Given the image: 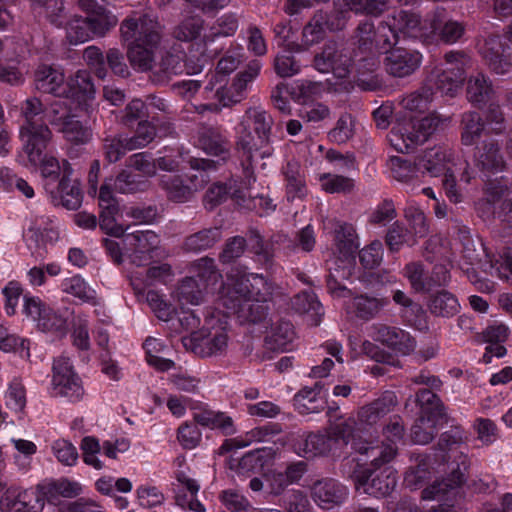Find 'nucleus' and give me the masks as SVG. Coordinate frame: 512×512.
<instances>
[{"label":"nucleus","mask_w":512,"mask_h":512,"mask_svg":"<svg viewBox=\"0 0 512 512\" xmlns=\"http://www.w3.org/2000/svg\"><path fill=\"white\" fill-rule=\"evenodd\" d=\"M272 115L261 107L246 109L236 127L235 149L242 158L245 177H253V162L256 155L267 159L274 154L272 141Z\"/></svg>","instance_id":"obj_1"},{"label":"nucleus","mask_w":512,"mask_h":512,"mask_svg":"<svg viewBox=\"0 0 512 512\" xmlns=\"http://www.w3.org/2000/svg\"><path fill=\"white\" fill-rule=\"evenodd\" d=\"M120 33L127 44V57L131 66L140 72L151 70L160 43L156 12L149 9L141 15L127 17L120 25Z\"/></svg>","instance_id":"obj_2"},{"label":"nucleus","mask_w":512,"mask_h":512,"mask_svg":"<svg viewBox=\"0 0 512 512\" xmlns=\"http://www.w3.org/2000/svg\"><path fill=\"white\" fill-rule=\"evenodd\" d=\"M42 150L39 160L33 161L28 156L29 163L33 166H40L41 175L56 182L62 171V177L56 187H51V183L45 184V190L50 194L53 205L62 206L68 210H76L80 207L83 199L80 183L77 179H72V168L67 161L61 166L58 160L53 156L44 155Z\"/></svg>","instance_id":"obj_3"},{"label":"nucleus","mask_w":512,"mask_h":512,"mask_svg":"<svg viewBox=\"0 0 512 512\" xmlns=\"http://www.w3.org/2000/svg\"><path fill=\"white\" fill-rule=\"evenodd\" d=\"M354 44L357 49L366 54L356 60V69L361 72L362 68L374 71L378 65L376 54L386 53L396 46V34H394L386 20L375 26L372 22L363 21L359 23L353 35Z\"/></svg>","instance_id":"obj_4"},{"label":"nucleus","mask_w":512,"mask_h":512,"mask_svg":"<svg viewBox=\"0 0 512 512\" xmlns=\"http://www.w3.org/2000/svg\"><path fill=\"white\" fill-rule=\"evenodd\" d=\"M227 317L220 311L207 315L203 326L192 332L188 337H182L183 346L200 357L219 356L228 347Z\"/></svg>","instance_id":"obj_5"},{"label":"nucleus","mask_w":512,"mask_h":512,"mask_svg":"<svg viewBox=\"0 0 512 512\" xmlns=\"http://www.w3.org/2000/svg\"><path fill=\"white\" fill-rule=\"evenodd\" d=\"M22 115L25 118V122L20 128L23 149L31 160L37 161L41 151L47 148L52 137L45 122V108L40 99L27 98L22 105Z\"/></svg>","instance_id":"obj_6"},{"label":"nucleus","mask_w":512,"mask_h":512,"mask_svg":"<svg viewBox=\"0 0 512 512\" xmlns=\"http://www.w3.org/2000/svg\"><path fill=\"white\" fill-rule=\"evenodd\" d=\"M418 169L432 177L443 176L442 184L446 196L453 203L462 201V194L457 189L455 172L457 163L451 149L444 146H435L426 149L417 157Z\"/></svg>","instance_id":"obj_7"},{"label":"nucleus","mask_w":512,"mask_h":512,"mask_svg":"<svg viewBox=\"0 0 512 512\" xmlns=\"http://www.w3.org/2000/svg\"><path fill=\"white\" fill-rule=\"evenodd\" d=\"M270 290V285L262 275L231 274L221 290L219 301L226 310H235L248 299L267 300Z\"/></svg>","instance_id":"obj_8"},{"label":"nucleus","mask_w":512,"mask_h":512,"mask_svg":"<svg viewBox=\"0 0 512 512\" xmlns=\"http://www.w3.org/2000/svg\"><path fill=\"white\" fill-rule=\"evenodd\" d=\"M442 120L436 114L421 119L412 118L396 124L388 134V140L400 153H409L425 143L439 128Z\"/></svg>","instance_id":"obj_9"},{"label":"nucleus","mask_w":512,"mask_h":512,"mask_svg":"<svg viewBox=\"0 0 512 512\" xmlns=\"http://www.w3.org/2000/svg\"><path fill=\"white\" fill-rule=\"evenodd\" d=\"M23 314L43 333L63 337L68 331V311L54 309L38 296H23Z\"/></svg>","instance_id":"obj_10"},{"label":"nucleus","mask_w":512,"mask_h":512,"mask_svg":"<svg viewBox=\"0 0 512 512\" xmlns=\"http://www.w3.org/2000/svg\"><path fill=\"white\" fill-rule=\"evenodd\" d=\"M342 467L357 489L362 487L365 493L375 497L389 495L396 487V472L391 468L386 467L373 476L370 467L360 465L354 459L345 461Z\"/></svg>","instance_id":"obj_11"},{"label":"nucleus","mask_w":512,"mask_h":512,"mask_svg":"<svg viewBox=\"0 0 512 512\" xmlns=\"http://www.w3.org/2000/svg\"><path fill=\"white\" fill-rule=\"evenodd\" d=\"M50 394L70 403L78 402L83 398L82 380L74 370L70 358L66 356H59L53 361Z\"/></svg>","instance_id":"obj_12"},{"label":"nucleus","mask_w":512,"mask_h":512,"mask_svg":"<svg viewBox=\"0 0 512 512\" xmlns=\"http://www.w3.org/2000/svg\"><path fill=\"white\" fill-rule=\"evenodd\" d=\"M356 64L343 44L329 40L314 56L313 66L321 73L332 72L337 78H345Z\"/></svg>","instance_id":"obj_13"},{"label":"nucleus","mask_w":512,"mask_h":512,"mask_svg":"<svg viewBox=\"0 0 512 512\" xmlns=\"http://www.w3.org/2000/svg\"><path fill=\"white\" fill-rule=\"evenodd\" d=\"M45 501L39 489L10 487L0 497V512H42Z\"/></svg>","instance_id":"obj_14"},{"label":"nucleus","mask_w":512,"mask_h":512,"mask_svg":"<svg viewBox=\"0 0 512 512\" xmlns=\"http://www.w3.org/2000/svg\"><path fill=\"white\" fill-rule=\"evenodd\" d=\"M397 405L396 396L391 392L361 406L357 411L358 425L364 433L377 431L378 425L390 414Z\"/></svg>","instance_id":"obj_15"},{"label":"nucleus","mask_w":512,"mask_h":512,"mask_svg":"<svg viewBox=\"0 0 512 512\" xmlns=\"http://www.w3.org/2000/svg\"><path fill=\"white\" fill-rule=\"evenodd\" d=\"M261 63L258 60L251 61L246 69L239 72L228 87H221L216 91V97L224 107L240 103L245 98L248 85L254 81L261 70Z\"/></svg>","instance_id":"obj_16"},{"label":"nucleus","mask_w":512,"mask_h":512,"mask_svg":"<svg viewBox=\"0 0 512 512\" xmlns=\"http://www.w3.org/2000/svg\"><path fill=\"white\" fill-rule=\"evenodd\" d=\"M489 69L498 75H504L512 68V51L500 35H489L482 50Z\"/></svg>","instance_id":"obj_17"},{"label":"nucleus","mask_w":512,"mask_h":512,"mask_svg":"<svg viewBox=\"0 0 512 512\" xmlns=\"http://www.w3.org/2000/svg\"><path fill=\"white\" fill-rule=\"evenodd\" d=\"M474 165L485 176L502 172L506 160L498 140L488 138L482 141L474 152Z\"/></svg>","instance_id":"obj_18"},{"label":"nucleus","mask_w":512,"mask_h":512,"mask_svg":"<svg viewBox=\"0 0 512 512\" xmlns=\"http://www.w3.org/2000/svg\"><path fill=\"white\" fill-rule=\"evenodd\" d=\"M371 329L373 331L372 337L375 341L403 355H408L416 347L414 338L408 332L398 327L378 323L372 325Z\"/></svg>","instance_id":"obj_19"},{"label":"nucleus","mask_w":512,"mask_h":512,"mask_svg":"<svg viewBox=\"0 0 512 512\" xmlns=\"http://www.w3.org/2000/svg\"><path fill=\"white\" fill-rule=\"evenodd\" d=\"M385 54V68L390 75L395 77L409 76L414 73L421 64L422 56L415 50L393 47Z\"/></svg>","instance_id":"obj_20"},{"label":"nucleus","mask_w":512,"mask_h":512,"mask_svg":"<svg viewBox=\"0 0 512 512\" xmlns=\"http://www.w3.org/2000/svg\"><path fill=\"white\" fill-rule=\"evenodd\" d=\"M125 241L135 247L131 261L137 266L145 265L156 252L160 244L159 235L152 230H135L128 234Z\"/></svg>","instance_id":"obj_21"},{"label":"nucleus","mask_w":512,"mask_h":512,"mask_svg":"<svg viewBox=\"0 0 512 512\" xmlns=\"http://www.w3.org/2000/svg\"><path fill=\"white\" fill-rule=\"evenodd\" d=\"M347 495L345 486L329 478L316 481L311 488L314 502L319 507L328 510L342 504Z\"/></svg>","instance_id":"obj_22"},{"label":"nucleus","mask_w":512,"mask_h":512,"mask_svg":"<svg viewBox=\"0 0 512 512\" xmlns=\"http://www.w3.org/2000/svg\"><path fill=\"white\" fill-rule=\"evenodd\" d=\"M385 20L390 30L396 34V44L400 34L407 37H427L429 35L416 13L400 10L387 15Z\"/></svg>","instance_id":"obj_23"},{"label":"nucleus","mask_w":512,"mask_h":512,"mask_svg":"<svg viewBox=\"0 0 512 512\" xmlns=\"http://www.w3.org/2000/svg\"><path fill=\"white\" fill-rule=\"evenodd\" d=\"M353 449L362 456H365V462H369L374 470L390 463L398 454V447L392 444H386L382 441L375 444L369 441H354Z\"/></svg>","instance_id":"obj_24"},{"label":"nucleus","mask_w":512,"mask_h":512,"mask_svg":"<svg viewBox=\"0 0 512 512\" xmlns=\"http://www.w3.org/2000/svg\"><path fill=\"white\" fill-rule=\"evenodd\" d=\"M199 326L200 318L195 311H182L176 315L173 308L162 304V332L180 334L182 331H189L191 335L192 332L200 329Z\"/></svg>","instance_id":"obj_25"},{"label":"nucleus","mask_w":512,"mask_h":512,"mask_svg":"<svg viewBox=\"0 0 512 512\" xmlns=\"http://www.w3.org/2000/svg\"><path fill=\"white\" fill-rule=\"evenodd\" d=\"M197 143L205 153L221 157L222 161H226L230 157L229 140L216 127H200L197 133Z\"/></svg>","instance_id":"obj_26"},{"label":"nucleus","mask_w":512,"mask_h":512,"mask_svg":"<svg viewBox=\"0 0 512 512\" xmlns=\"http://www.w3.org/2000/svg\"><path fill=\"white\" fill-rule=\"evenodd\" d=\"M64 98L71 100L77 106L85 104L94 98L95 86L91 75L86 70H78L73 76L65 81Z\"/></svg>","instance_id":"obj_27"},{"label":"nucleus","mask_w":512,"mask_h":512,"mask_svg":"<svg viewBox=\"0 0 512 512\" xmlns=\"http://www.w3.org/2000/svg\"><path fill=\"white\" fill-rule=\"evenodd\" d=\"M334 440L328 434L309 433L293 442L295 453L306 459L322 456L331 451Z\"/></svg>","instance_id":"obj_28"},{"label":"nucleus","mask_w":512,"mask_h":512,"mask_svg":"<svg viewBox=\"0 0 512 512\" xmlns=\"http://www.w3.org/2000/svg\"><path fill=\"white\" fill-rule=\"evenodd\" d=\"M35 87L38 91L62 97L65 93V76L63 71L53 65L42 64L34 74Z\"/></svg>","instance_id":"obj_29"},{"label":"nucleus","mask_w":512,"mask_h":512,"mask_svg":"<svg viewBox=\"0 0 512 512\" xmlns=\"http://www.w3.org/2000/svg\"><path fill=\"white\" fill-rule=\"evenodd\" d=\"M285 180V193L289 202L303 200L308 193L305 172L301 165L296 161L287 162L283 168Z\"/></svg>","instance_id":"obj_30"},{"label":"nucleus","mask_w":512,"mask_h":512,"mask_svg":"<svg viewBox=\"0 0 512 512\" xmlns=\"http://www.w3.org/2000/svg\"><path fill=\"white\" fill-rule=\"evenodd\" d=\"M162 184L167 193V198L176 203L188 201L195 191L202 189L207 184V179L202 175L198 183L184 184L179 175H162Z\"/></svg>","instance_id":"obj_31"},{"label":"nucleus","mask_w":512,"mask_h":512,"mask_svg":"<svg viewBox=\"0 0 512 512\" xmlns=\"http://www.w3.org/2000/svg\"><path fill=\"white\" fill-rule=\"evenodd\" d=\"M454 76L449 71L442 67L433 68L425 78V82L433 91H439L443 95L454 97L461 89L463 82H461V74Z\"/></svg>","instance_id":"obj_32"},{"label":"nucleus","mask_w":512,"mask_h":512,"mask_svg":"<svg viewBox=\"0 0 512 512\" xmlns=\"http://www.w3.org/2000/svg\"><path fill=\"white\" fill-rule=\"evenodd\" d=\"M388 300L385 298L359 295L346 303V312L361 320H371L386 306Z\"/></svg>","instance_id":"obj_33"},{"label":"nucleus","mask_w":512,"mask_h":512,"mask_svg":"<svg viewBox=\"0 0 512 512\" xmlns=\"http://www.w3.org/2000/svg\"><path fill=\"white\" fill-rule=\"evenodd\" d=\"M280 429L277 425H266L262 427H256L251 431L247 432L244 438L227 439L219 447L218 453L223 455L230 452L233 449L244 448L251 445L254 442L268 441L272 436L278 434Z\"/></svg>","instance_id":"obj_34"},{"label":"nucleus","mask_w":512,"mask_h":512,"mask_svg":"<svg viewBox=\"0 0 512 512\" xmlns=\"http://www.w3.org/2000/svg\"><path fill=\"white\" fill-rule=\"evenodd\" d=\"M162 374L167 383L174 388L184 392H195L199 385V380L188 375V373L171 359L162 358Z\"/></svg>","instance_id":"obj_35"},{"label":"nucleus","mask_w":512,"mask_h":512,"mask_svg":"<svg viewBox=\"0 0 512 512\" xmlns=\"http://www.w3.org/2000/svg\"><path fill=\"white\" fill-rule=\"evenodd\" d=\"M322 387L317 382L313 387H304L294 396V407L300 414L319 413L325 408L326 401L320 394Z\"/></svg>","instance_id":"obj_36"},{"label":"nucleus","mask_w":512,"mask_h":512,"mask_svg":"<svg viewBox=\"0 0 512 512\" xmlns=\"http://www.w3.org/2000/svg\"><path fill=\"white\" fill-rule=\"evenodd\" d=\"M295 336L294 327L289 321L282 319L271 324L265 336V346L271 351H285Z\"/></svg>","instance_id":"obj_37"},{"label":"nucleus","mask_w":512,"mask_h":512,"mask_svg":"<svg viewBox=\"0 0 512 512\" xmlns=\"http://www.w3.org/2000/svg\"><path fill=\"white\" fill-rule=\"evenodd\" d=\"M509 193V187L504 178L488 180L483 187V198L477 202L482 214H494V205Z\"/></svg>","instance_id":"obj_38"},{"label":"nucleus","mask_w":512,"mask_h":512,"mask_svg":"<svg viewBox=\"0 0 512 512\" xmlns=\"http://www.w3.org/2000/svg\"><path fill=\"white\" fill-rule=\"evenodd\" d=\"M237 201L245 202L246 194L237 186L236 180H229L227 183H215L207 190L204 201L208 209H213L224 202L228 196Z\"/></svg>","instance_id":"obj_39"},{"label":"nucleus","mask_w":512,"mask_h":512,"mask_svg":"<svg viewBox=\"0 0 512 512\" xmlns=\"http://www.w3.org/2000/svg\"><path fill=\"white\" fill-rule=\"evenodd\" d=\"M292 308L307 316L311 325L317 326L320 324L324 315V310L321 303L318 301L317 296L311 291H304L295 295L292 299Z\"/></svg>","instance_id":"obj_40"},{"label":"nucleus","mask_w":512,"mask_h":512,"mask_svg":"<svg viewBox=\"0 0 512 512\" xmlns=\"http://www.w3.org/2000/svg\"><path fill=\"white\" fill-rule=\"evenodd\" d=\"M352 275V265L347 260H333V266L329 267V275L327 278L328 291L337 297H345L350 294L344 281L348 280Z\"/></svg>","instance_id":"obj_41"},{"label":"nucleus","mask_w":512,"mask_h":512,"mask_svg":"<svg viewBox=\"0 0 512 512\" xmlns=\"http://www.w3.org/2000/svg\"><path fill=\"white\" fill-rule=\"evenodd\" d=\"M240 18V15L235 12L222 14L211 25L209 31L203 35L202 42L207 45L219 37L233 36L239 28Z\"/></svg>","instance_id":"obj_42"},{"label":"nucleus","mask_w":512,"mask_h":512,"mask_svg":"<svg viewBox=\"0 0 512 512\" xmlns=\"http://www.w3.org/2000/svg\"><path fill=\"white\" fill-rule=\"evenodd\" d=\"M208 288L195 277H186L177 286L175 296L181 304L199 305L206 299Z\"/></svg>","instance_id":"obj_43"},{"label":"nucleus","mask_w":512,"mask_h":512,"mask_svg":"<svg viewBox=\"0 0 512 512\" xmlns=\"http://www.w3.org/2000/svg\"><path fill=\"white\" fill-rule=\"evenodd\" d=\"M428 309L436 317L451 318L459 312L460 305L454 294L442 290L431 295L428 301Z\"/></svg>","instance_id":"obj_44"},{"label":"nucleus","mask_w":512,"mask_h":512,"mask_svg":"<svg viewBox=\"0 0 512 512\" xmlns=\"http://www.w3.org/2000/svg\"><path fill=\"white\" fill-rule=\"evenodd\" d=\"M221 238L222 232L219 227L205 228L187 236L183 247L188 252H201L212 248Z\"/></svg>","instance_id":"obj_45"},{"label":"nucleus","mask_w":512,"mask_h":512,"mask_svg":"<svg viewBox=\"0 0 512 512\" xmlns=\"http://www.w3.org/2000/svg\"><path fill=\"white\" fill-rule=\"evenodd\" d=\"M336 247L342 257L336 260H347L352 265V256L358 249L355 229L350 224H341L335 231Z\"/></svg>","instance_id":"obj_46"},{"label":"nucleus","mask_w":512,"mask_h":512,"mask_svg":"<svg viewBox=\"0 0 512 512\" xmlns=\"http://www.w3.org/2000/svg\"><path fill=\"white\" fill-rule=\"evenodd\" d=\"M461 142L465 146L473 145L484 131V121L476 111H468L461 118Z\"/></svg>","instance_id":"obj_47"},{"label":"nucleus","mask_w":512,"mask_h":512,"mask_svg":"<svg viewBox=\"0 0 512 512\" xmlns=\"http://www.w3.org/2000/svg\"><path fill=\"white\" fill-rule=\"evenodd\" d=\"M72 101L59 97L53 101L49 107L45 108V122H48L57 131L65 122H68L73 116Z\"/></svg>","instance_id":"obj_48"},{"label":"nucleus","mask_w":512,"mask_h":512,"mask_svg":"<svg viewBox=\"0 0 512 512\" xmlns=\"http://www.w3.org/2000/svg\"><path fill=\"white\" fill-rule=\"evenodd\" d=\"M435 92L430 86L423 82V85L416 91L406 95L401 104L403 108L412 111L423 113L429 109L430 104L434 100Z\"/></svg>","instance_id":"obj_49"},{"label":"nucleus","mask_w":512,"mask_h":512,"mask_svg":"<svg viewBox=\"0 0 512 512\" xmlns=\"http://www.w3.org/2000/svg\"><path fill=\"white\" fill-rule=\"evenodd\" d=\"M61 290L82 302L96 303V291L80 275L65 278L61 283Z\"/></svg>","instance_id":"obj_50"},{"label":"nucleus","mask_w":512,"mask_h":512,"mask_svg":"<svg viewBox=\"0 0 512 512\" xmlns=\"http://www.w3.org/2000/svg\"><path fill=\"white\" fill-rule=\"evenodd\" d=\"M494 91L487 78L478 73L471 76L467 83V97L474 104H483L492 98Z\"/></svg>","instance_id":"obj_51"},{"label":"nucleus","mask_w":512,"mask_h":512,"mask_svg":"<svg viewBox=\"0 0 512 512\" xmlns=\"http://www.w3.org/2000/svg\"><path fill=\"white\" fill-rule=\"evenodd\" d=\"M266 300L248 299L240 303L235 310H226V314H235L240 319L251 323H257L265 318L266 306L263 304Z\"/></svg>","instance_id":"obj_52"},{"label":"nucleus","mask_w":512,"mask_h":512,"mask_svg":"<svg viewBox=\"0 0 512 512\" xmlns=\"http://www.w3.org/2000/svg\"><path fill=\"white\" fill-rule=\"evenodd\" d=\"M429 273L421 262H410L404 267V277L416 293L430 292Z\"/></svg>","instance_id":"obj_53"},{"label":"nucleus","mask_w":512,"mask_h":512,"mask_svg":"<svg viewBox=\"0 0 512 512\" xmlns=\"http://www.w3.org/2000/svg\"><path fill=\"white\" fill-rule=\"evenodd\" d=\"M58 132L62 133L63 137L76 145H83L89 142L92 137V131L89 127L77 119L76 115L73 116L68 122L61 126Z\"/></svg>","instance_id":"obj_54"},{"label":"nucleus","mask_w":512,"mask_h":512,"mask_svg":"<svg viewBox=\"0 0 512 512\" xmlns=\"http://www.w3.org/2000/svg\"><path fill=\"white\" fill-rule=\"evenodd\" d=\"M66 35L70 44L77 45L94 38L91 26L86 17L75 16L66 25Z\"/></svg>","instance_id":"obj_55"},{"label":"nucleus","mask_w":512,"mask_h":512,"mask_svg":"<svg viewBox=\"0 0 512 512\" xmlns=\"http://www.w3.org/2000/svg\"><path fill=\"white\" fill-rule=\"evenodd\" d=\"M332 433L336 439H341L344 443L348 444L354 441H362L361 434L364 431L360 430L358 425V417L340 418L333 426Z\"/></svg>","instance_id":"obj_56"},{"label":"nucleus","mask_w":512,"mask_h":512,"mask_svg":"<svg viewBox=\"0 0 512 512\" xmlns=\"http://www.w3.org/2000/svg\"><path fill=\"white\" fill-rule=\"evenodd\" d=\"M114 187L121 194H133L146 188V180L139 173L123 170L115 178Z\"/></svg>","instance_id":"obj_57"},{"label":"nucleus","mask_w":512,"mask_h":512,"mask_svg":"<svg viewBox=\"0 0 512 512\" xmlns=\"http://www.w3.org/2000/svg\"><path fill=\"white\" fill-rule=\"evenodd\" d=\"M205 20L198 16H189L173 29V36L180 41H192L200 36Z\"/></svg>","instance_id":"obj_58"},{"label":"nucleus","mask_w":512,"mask_h":512,"mask_svg":"<svg viewBox=\"0 0 512 512\" xmlns=\"http://www.w3.org/2000/svg\"><path fill=\"white\" fill-rule=\"evenodd\" d=\"M30 341L28 339L20 338L15 334L8 333L7 329L0 325V349L3 352L17 353L21 358H29Z\"/></svg>","instance_id":"obj_59"},{"label":"nucleus","mask_w":512,"mask_h":512,"mask_svg":"<svg viewBox=\"0 0 512 512\" xmlns=\"http://www.w3.org/2000/svg\"><path fill=\"white\" fill-rule=\"evenodd\" d=\"M416 401L421 406L423 414H430L432 418L445 417L443 402L430 389H420L416 394Z\"/></svg>","instance_id":"obj_60"},{"label":"nucleus","mask_w":512,"mask_h":512,"mask_svg":"<svg viewBox=\"0 0 512 512\" xmlns=\"http://www.w3.org/2000/svg\"><path fill=\"white\" fill-rule=\"evenodd\" d=\"M192 268L195 272V278L200 283H203L208 286L210 284H215L221 278V274L216 268L215 261L210 257H202L192 263Z\"/></svg>","instance_id":"obj_61"},{"label":"nucleus","mask_w":512,"mask_h":512,"mask_svg":"<svg viewBox=\"0 0 512 512\" xmlns=\"http://www.w3.org/2000/svg\"><path fill=\"white\" fill-rule=\"evenodd\" d=\"M323 11H317L311 20L304 26L302 39L304 46L311 47L325 37L326 26L324 24Z\"/></svg>","instance_id":"obj_62"},{"label":"nucleus","mask_w":512,"mask_h":512,"mask_svg":"<svg viewBox=\"0 0 512 512\" xmlns=\"http://www.w3.org/2000/svg\"><path fill=\"white\" fill-rule=\"evenodd\" d=\"M247 241L242 236H233L228 238L223 244L219 253V261L224 264H232L236 262L246 251Z\"/></svg>","instance_id":"obj_63"},{"label":"nucleus","mask_w":512,"mask_h":512,"mask_svg":"<svg viewBox=\"0 0 512 512\" xmlns=\"http://www.w3.org/2000/svg\"><path fill=\"white\" fill-rule=\"evenodd\" d=\"M87 19L94 37H103L118 22L117 17L106 8L87 16Z\"/></svg>","instance_id":"obj_64"}]
</instances>
